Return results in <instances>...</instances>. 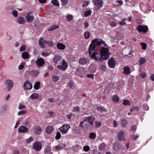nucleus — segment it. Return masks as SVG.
Returning <instances> with one entry per match:
<instances>
[{
    "instance_id": "obj_11",
    "label": "nucleus",
    "mask_w": 154,
    "mask_h": 154,
    "mask_svg": "<svg viewBox=\"0 0 154 154\" xmlns=\"http://www.w3.org/2000/svg\"><path fill=\"white\" fill-rule=\"evenodd\" d=\"M33 148L35 151H40L42 148V145L40 143L36 142L33 144Z\"/></svg>"
},
{
    "instance_id": "obj_1",
    "label": "nucleus",
    "mask_w": 154,
    "mask_h": 154,
    "mask_svg": "<svg viewBox=\"0 0 154 154\" xmlns=\"http://www.w3.org/2000/svg\"><path fill=\"white\" fill-rule=\"evenodd\" d=\"M94 50L93 49L91 52H90V50H89V53L91 58L96 60L103 61L107 59L109 57L110 53L109 51L108 48L102 47L100 52L98 53H96Z\"/></svg>"
},
{
    "instance_id": "obj_44",
    "label": "nucleus",
    "mask_w": 154,
    "mask_h": 154,
    "mask_svg": "<svg viewBox=\"0 0 154 154\" xmlns=\"http://www.w3.org/2000/svg\"><path fill=\"white\" fill-rule=\"evenodd\" d=\"M91 11L90 10H88V11H85V13H84V16L85 17H87L88 16L90 15L91 14Z\"/></svg>"
},
{
    "instance_id": "obj_9",
    "label": "nucleus",
    "mask_w": 154,
    "mask_h": 154,
    "mask_svg": "<svg viewBox=\"0 0 154 154\" xmlns=\"http://www.w3.org/2000/svg\"><path fill=\"white\" fill-rule=\"evenodd\" d=\"M92 2L97 9H99L103 6V2L102 0H93Z\"/></svg>"
},
{
    "instance_id": "obj_27",
    "label": "nucleus",
    "mask_w": 154,
    "mask_h": 154,
    "mask_svg": "<svg viewBox=\"0 0 154 154\" xmlns=\"http://www.w3.org/2000/svg\"><path fill=\"white\" fill-rule=\"evenodd\" d=\"M61 59V57L60 55L55 56L54 57V62L55 63H57Z\"/></svg>"
},
{
    "instance_id": "obj_60",
    "label": "nucleus",
    "mask_w": 154,
    "mask_h": 154,
    "mask_svg": "<svg viewBox=\"0 0 154 154\" xmlns=\"http://www.w3.org/2000/svg\"><path fill=\"white\" fill-rule=\"evenodd\" d=\"M12 14L15 17H17L18 16V13L16 11H13L12 12Z\"/></svg>"
},
{
    "instance_id": "obj_7",
    "label": "nucleus",
    "mask_w": 154,
    "mask_h": 154,
    "mask_svg": "<svg viewBox=\"0 0 154 154\" xmlns=\"http://www.w3.org/2000/svg\"><path fill=\"white\" fill-rule=\"evenodd\" d=\"M68 67V63L64 60H62L61 64L57 66V67L58 69L63 71L65 70Z\"/></svg>"
},
{
    "instance_id": "obj_4",
    "label": "nucleus",
    "mask_w": 154,
    "mask_h": 154,
    "mask_svg": "<svg viewBox=\"0 0 154 154\" xmlns=\"http://www.w3.org/2000/svg\"><path fill=\"white\" fill-rule=\"evenodd\" d=\"M32 14V11H29L26 13L25 17L27 22H31L34 20V17Z\"/></svg>"
},
{
    "instance_id": "obj_55",
    "label": "nucleus",
    "mask_w": 154,
    "mask_h": 154,
    "mask_svg": "<svg viewBox=\"0 0 154 154\" xmlns=\"http://www.w3.org/2000/svg\"><path fill=\"white\" fill-rule=\"evenodd\" d=\"M59 26L58 25L57 26H52L51 27H50V28L49 29V30H53L54 29L57 28Z\"/></svg>"
},
{
    "instance_id": "obj_62",
    "label": "nucleus",
    "mask_w": 154,
    "mask_h": 154,
    "mask_svg": "<svg viewBox=\"0 0 154 154\" xmlns=\"http://www.w3.org/2000/svg\"><path fill=\"white\" fill-rule=\"evenodd\" d=\"M140 44L142 46V48L143 49H145L146 48V44L143 43H141Z\"/></svg>"
},
{
    "instance_id": "obj_45",
    "label": "nucleus",
    "mask_w": 154,
    "mask_h": 154,
    "mask_svg": "<svg viewBox=\"0 0 154 154\" xmlns=\"http://www.w3.org/2000/svg\"><path fill=\"white\" fill-rule=\"evenodd\" d=\"M68 85L71 89L74 88L75 86L74 83L71 81L69 83Z\"/></svg>"
},
{
    "instance_id": "obj_53",
    "label": "nucleus",
    "mask_w": 154,
    "mask_h": 154,
    "mask_svg": "<svg viewBox=\"0 0 154 154\" xmlns=\"http://www.w3.org/2000/svg\"><path fill=\"white\" fill-rule=\"evenodd\" d=\"M62 5L63 6H65L67 4V3H68V0H60Z\"/></svg>"
},
{
    "instance_id": "obj_32",
    "label": "nucleus",
    "mask_w": 154,
    "mask_h": 154,
    "mask_svg": "<svg viewBox=\"0 0 154 154\" xmlns=\"http://www.w3.org/2000/svg\"><path fill=\"white\" fill-rule=\"evenodd\" d=\"M127 20L126 18H124L122 20L119 21V24L120 26H122L123 25H126V23L125 22V21Z\"/></svg>"
},
{
    "instance_id": "obj_23",
    "label": "nucleus",
    "mask_w": 154,
    "mask_h": 154,
    "mask_svg": "<svg viewBox=\"0 0 154 154\" xmlns=\"http://www.w3.org/2000/svg\"><path fill=\"white\" fill-rule=\"evenodd\" d=\"M51 151V146L50 145H47L46 146L45 149L44 153L46 154L49 153Z\"/></svg>"
},
{
    "instance_id": "obj_17",
    "label": "nucleus",
    "mask_w": 154,
    "mask_h": 154,
    "mask_svg": "<svg viewBox=\"0 0 154 154\" xmlns=\"http://www.w3.org/2000/svg\"><path fill=\"white\" fill-rule=\"evenodd\" d=\"M147 27L146 26H143L142 25H139L137 27V29L140 32H145L147 30Z\"/></svg>"
},
{
    "instance_id": "obj_64",
    "label": "nucleus",
    "mask_w": 154,
    "mask_h": 154,
    "mask_svg": "<svg viewBox=\"0 0 154 154\" xmlns=\"http://www.w3.org/2000/svg\"><path fill=\"white\" fill-rule=\"evenodd\" d=\"M84 27L85 28H87L89 26V24H88V23L87 22V21H85L84 23Z\"/></svg>"
},
{
    "instance_id": "obj_2",
    "label": "nucleus",
    "mask_w": 154,
    "mask_h": 154,
    "mask_svg": "<svg viewBox=\"0 0 154 154\" xmlns=\"http://www.w3.org/2000/svg\"><path fill=\"white\" fill-rule=\"evenodd\" d=\"M95 119V118L93 116L87 117L85 118L84 121L80 122L79 126L82 128L88 130L93 125Z\"/></svg>"
},
{
    "instance_id": "obj_43",
    "label": "nucleus",
    "mask_w": 154,
    "mask_h": 154,
    "mask_svg": "<svg viewBox=\"0 0 154 154\" xmlns=\"http://www.w3.org/2000/svg\"><path fill=\"white\" fill-rule=\"evenodd\" d=\"M26 65V63L25 62H22L18 66V69L20 70L22 69Z\"/></svg>"
},
{
    "instance_id": "obj_38",
    "label": "nucleus",
    "mask_w": 154,
    "mask_h": 154,
    "mask_svg": "<svg viewBox=\"0 0 154 154\" xmlns=\"http://www.w3.org/2000/svg\"><path fill=\"white\" fill-rule=\"evenodd\" d=\"M32 74L33 76H37L39 74L38 70H35L32 71Z\"/></svg>"
},
{
    "instance_id": "obj_36",
    "label": "nucleus",
    "mask_w": 154,
    "mask_h": 154,
    "mask_svg": "<svg viewBox=\"0 0 154 154\" xmlns=\"http://www.w3.org/2000/svg\"><path fill=\"white\" fill-rule=\"evenodd\" d=\"M97 109L99 111L103 112L106 111L105 109L104 108L101 106H99L97 107Z\"/></svg>"
},
{
    "instance_id": "obj_48",
    "label": "nucleus",
    "mask_w": 154,
    "mask_h": 154,
    "mask_svg": "<svg viewBox=\"0 0 154 154\" xmlns=\"http://www.w3.org/2000/svg\"><path fill=\"white\" fill-rule=\"evenodd\" d=\"M73 111L75 112H78L80 111V108L78 106L74 107L73 109Z\"/></svg>"
},
{
    "instance_id": "obj_12",
    "label": "nucleus",
    "mask_w": 154,
    "mask_h": 154,
    "mask_svg": "<svg viewBox=\"0 0 154 154\" xmlns=\"http://www.w3.org/2000/svg\"><path fill=\"white\" fill-rule=\"evenodd\" d=\"M116 63V60L113 58H110L108 62L109 66L111 68H113L115 67Z\"/></svg>"
},
{
    "instance_id": "obj_56",
    "label": "nucleus",
    "mask_w": 154,
    "mask_h": 154,
    "mask_svg": "<svg viewBox=\"0 0 154 154\" xmlns=\"http://www.w3.org/2000/svg\"><path fill=\"white\" fill-rule=\"evenodd\" d=\"M26 106L25 105L20 104L18 106V108L20 109H24L25 108Z\"/></svg>"
},
{
    "instance_id": "obj_49",
    "label": "nucleus",
    "mask_w": 154,
    "mask_h": 154,
    "mask_svg": "<svg viewBox=\"0 0 154 154\" xmlns=\"http://www.w3.org/2000/svg\"><path fill=\"white\" fill-rule=\"evenodd\" d=\"M112 100L116 102H118L119 101V97L116 96H113L112 97Z\"/></svg>"
},
{
    "instance_id": "obj_41",
    "label": "nucleus",
    "mask_w": 154,
    "mask_h": 154,
    "mask_svg": "<svg viewBox=\"0 0 154 154\" xmlns=\"http://www.w3.org/2000/svg\"><path fill=\"white\" fill-rule=\"evenodd\" d=\"M73 18V16L72 14H68L66 17V19L69 22L71 21Z\"/></svg>"
},
{
    "instance_id": "obj_30",
    "label": "nucleus",
    "mask_w": 154,
    "mask_h": 154,
    "mask_svg": "<svg viewBox=\"0 0 154 154\" xmlns=\"http://www.w3.org/2000/svg\"><path fill=\"white\" fill-rule=\"evenodd\" d=\"M124 72L126 74H128L130 72V70L129 68L127 66H125L124 68Z\"/></svg>"
},
{
    "instance_id": "obj_50",
    "label": "nucleus",
    "mask_w": 154,
    "mask_h": 154,
    "mask_svg": "<svg viewBox=\"0 0 154 154\" xmlns=\"http://www.w3.org/2000/svg\"><path fill=\"white\" fill-rule=\"evenodd\" d=\"M50 54V53L48 52H42L41 53V55L43 57H47Z\"/></svg>"
},
{
    "instance_id": "obj_46",
    "label": "nucleus",
    "mask_w": 154,
    "mask_h": 154,
    "mask_svg": "<svg viewBox=\"0 0 154 154\" xmlns=\"http://www.w3.org/2000/svg\"><path fill=\"white\" fill-rule=\"evenodd\" d=\"M123 103L125 106L129 105L130 104L129 101L128 100H125L123 101Z\"/></svg>"
},
{
    "instance_id": "obj_47",
    "label": "nucleus",
    "mask_w": 154,
    "mask_h": 154,
    "mask_svg": "<svg viewBox=\"0 0 154 154\" xmlns=\"http://www.w3.org/2000/svg\"><path fill=\"white\" fill-rule=\"evenodd\" d=\"M145 59L143 57H141L140 58V60H139V64L140 65H142L145 63Z\"/></svg>"
},
{
    "instance_id": "obj_14",
    "label": "nucleus",
    "mask_w": 154,
    "mask_h": 154,
    "mask_svg": "<svg viewBox=\"0 0 154 154\" xmlns=\"http://www.w3.org/2000/svg\"><path fill=\"white\" fill-rule=\"evenodd\" d=\"M18 131L21 133H26L29 131V129L26 126L22 125L18 128Z\"/></svg>"
},
{
    "instance_id": "obj_5",
    "label": "nucleus",
    "mask_w": 154,
    "mask_h": 154,
    "mask_svg": "<svg viewBox=\"0 0 154 154\" xmlns=\"http://www.w3.org/2000/svg\"><path fill=\"white\" fill-rule=\"evenodd\" d=\"M70 127L69 125L64 124L60 128V130L62 134H65L68 131Z\"/></svg>"
},
{
    "instance_id": "obj_29",
    "label": "nucleus",
    "mask_w": 154,
    "mask_h": 154,
    "mask_svg": "<svg viewBox=\"0 0 154 154\" xmlns=\"http://www.w3.org/2000/svg\"><path fill=\"white\" fill-rule=\"evenodd\" d=\"M29 54L26 51L23 52L22 54V57L24 59H26L29 57Z\"/></svg>"
},
{
    "instance_id": "obj_6",
    "label": "nucleus",
    "mask_w": 154,
    "mask_h": 154,
    "mask_svg": "<svg viewBox=\"0 0 154 154\" xmlns=\"http://www.w3.org/2000/svg\"><path fill=\"white\" fill-rule=\"evenodd\" d=\"M8 108V105L6 104L2 106L0 108V115L4 116L7 113V109Z\"/></svg>"
},
{
    "instance_id": "obj_8",
    "label": "nucleus",
    "mask_w": 154,
    "mask_h": 154,
    "mask_svg": "<svg viewBox=\"0 0 154 154\" xmlns=\"http://www.w3.org/2000/svg\"><path fill=\"white\" fill-rule=\"evenodd\" d=\"M5 83L7 86V90L8 91H9L13 87V82L12 80L8 79L6 81Z\"/></svg>"
},
{
    "instance_id": "obj_13",
    "label": "nucleus",
    "mask_w": 154,
    "mask_h": 154,
    "mask_svg": "<svg viewBox=\"0 0 154 154\" xmlns=\"http://www.w3.org/2000/svg\"><path fill=\"white\" fill-rule=\"evenodd\" d=\"M36 63L38 66H42L45 64V60L42 58H39L36 60Z\"/></svg>"
},
{
    "instance_id": "obj_34",
    "label": "nucleus",
    "mask_w": 154,
    "mask_h": 154,
    "mask_svg": "<svg viewBox=\"0 0 154 154\" xmlns=\"http://www.w3.org/2000/svg\"><path fill=\"white\" fill-rule=\"evenodd\" d=\"M122 145L120 144H116L114 146V149L116 150L119 149L121 147Z\"/></svg>"
},
{
    "instance_id": "obj_21",
    "label": "nucleus",
    "mask_w": 154,
    "mask_h": 154,
    "mask_svg": "<svg viewBox=\"0 0 154 154\" xmlns=\"http://www.w3.org/2000/svg\"><path fill=\"white\" fill-rule=\"evenodd\" d=\"M57 48L61 50H63L66 48V45L61 43H58L57 45Z\"/></svg>"
},
{
    "instance_id": "obj_10",
    "label": "nucleus",
    "mask_w": 154,
    "mask_h": 154,
    "mask_svg": "<svg viewBox=\"0 0 154 154\" xmlns=\"http://www.w3.org/2000/svg\"><path fill=\"white\" fill-rule=\"evenodd\" d=\"M125 136V133L124 131H120L118 132L117 135V137L118 139L120 141H125L124 138Z\"/></svg>"
},
{
    "instance_id": "obj_18",
    "label": "nucleus",
    "mask_w": 154,
    "mask_h": 154,
    "mask_svg": "<svg viewBox=\"0 0 154 154\" xmlns=\"http://www.w3.org/2000/svg\"><path fill=\"white\" fill-rule=\"evenodd\" d=\"M16 22L20 24H23L25 22L24 18L22 17H17L16 20Z\"/></svg>"
},
{
    "instance_id": "obj_28",
    "label": "nucleus",
    "mask_w": 154,
    "mask_h": 154,
    "mask_svg": "<svg viewBox=\"0 0 154 154\" xmlns=\"http://www.w3.org/2000/svg\"><path fill=\"white\" fill-rule=\"evenodd\" d=\"M121 125L123 127H125L128 124L127 121L125 119H122L121 120Z\"/></svg>"
},
{
    "instance_id": "obj_22",
    "label": "nucleus",
    "mask_w": 154,
    "mask_h": 154,
    "mask_svg": "<svg viewBox=\"0 0 154 154\" xmlns=\"http://www.w3.org/2000/svg\"><path fill=\"white\" fill-rule=\"evenodd\" d=\"M73 132L74 134H78L81 132V130L79 127H75L73 128Z\"/></svg>"
},
{
    "instance_id": "obj_37",
    "label": "nucleus",
    "mask_w": 154,
    "mask_h": 154,
    "mask_svg": "<svg viewBox=\"0 0 154 154\" xmlns=\"http://www.w3.org/2000/svg\"><path fill=\"white\" fill-rule=\"evenodd\" d=\"M106 146V144L104 143H102L100 144L99 146V148L100 151H102L105 148Z\"/></svg>"
},
{
    "instance_id": "obj_63",
    "label": "nucleus",
    "mask_w": 154,
    "mask_h": 154,
    "mask_svg": "<svg viewBox=\"0 0 154 154\" xmlns=\"http://www.w3.org/2000/svg\"><path fill=\"white\" fill-rule=\"evenodd\" d=\"M110 26L112 27H114L116 26V24L114 22H111L110 23Z\"/></svg>"
},
{
    "instance_id": "obj_54",
    "label": "nucleus",
    "mask_w": 154,
    "mask_h": 154,
    "mask_svg": "<svg viewBox=\"0 0 154 154\" xmlns=\"http://www.w3.org/2000/svg\"><path fill=\"white\" fill-rule=\"evenodd\" d=\"M61 134L60 132H57V133L56 135L55 136V138L57 140L59 139L61 137Z\"/></svg>"
},
{
    "instance_id": "obj_19",
    "label": "nucleus",
    "mask_w": 154,
    "mask_h": 154,
    "mask_svg": "<svg viewBox=\"0 0 154 154\" xmlns=\"http://www.w3.org/2000/svg\"><path fill=\"white\" fill-rule=\"evenodd\" d=\"M47 44V42L44 40L43 39H41L39 40V44L40 47L42 48H45V44Z\"/></svg>"
},
{
    "instance_id": "obj_15",
    "label": "nucleus",
    "mask_w": 154,
    "mask_h": 154,
    "mask_svg": "<svg viewBox=\"0 0 154 154\" xmlns=\"http://www.w3.org/2000/svg\"><path fill=\"white\" fill-rule=\"evenodd\" d=\"M23 88L25 89L29 90L32 88V85L29 81H26L23 84Z\"/></svg>"
},
{
    "instance_id": "obj_59",
    "label": "nucleus",
    "mask_w": 154,
    "mask_h": 154,
    "mask_svg": "<svg viewBox=\"0 0 154 154\" xmlns=\"http://www.w3.org/2000/svg\"><path fill=\"white\" fill-rule=\"evenodd\" d=\"M26 46L25 45H23L22 46L20 47V51H23L26 50Z\"/></svg>"
},
{
    "instance_id": "obj_51",
    "label": "nucleus",
    "mask_w": 154,
    "mask_h": 154,
    "mask_svg": "<svg viewBox=\"0 0 154 154\" xmlns=\"http://www.w3.org/2000/svg\"><path fill=\"white\" fill-rule=\"evenodd\" d=\"M33 140V138L32 137H30L29 138L26 139V142L28 143L32 141Z\"/></svg>"
},
{
    "instance_id": "obj_24",
    "label": "nucleus",
    "mask_w": 154,
    "mask_h": 154,
    "mask_svg": "<svg viewBox=\"0 0 154 154\" xmlns=\"http://www.w3.org/2000/svg\"><path fill=\"white\" fill-rule=\"evenodd\" d=\"M79 62L81 64L84 65L88 63L89 62V60L88 59L82 58L80 59Z\"/></svg>"
},
{
    "instance_id": "obj_25",
    "label": "nucleus",
    "mask_w": 154,
    "mask_h": 154,
    "mask_svg": "<svg viewBox=\"0 0 154 154\" xmlns=\"http://www.w3.org/2000/svg\"><path fill=\"white\" fill-rule=\"evenodd\" d=\"M34 132L37 134H40L42 132L41 127L38 126L36 127L34 129Z\"/></svg>"
},
{
    "instance_id": "obj_52",
    "label": "nucleus",
    "mask_w": 154,
    "mask_h": 154,
    "mask_svg": "<svg viewBox=\"0 0 154 154\" xmlns=\"http://www.w3.org/2000/svg\"><path fill=\"white\" fill-rule=\"evenodd\" d=\"M90 33L89 32H85V38L86 39H87L88 38L90 37Z\"/></svg>"
},
{
    "instance_id": "obj_40",
    "label": "nucleus",
    "mask_w": 154,
    "mask_h": 154,
    "mask_svg": "<svg viewBox=\"0 0 154 154\" xmlns=\"http://www.w3.org/2000/svg\"><path fill=\"white\" fill-rule=\"evenodd\" d=\"M59 79V77L56 75H53L52 76V81L54 82L57 81Z\"/></svg>"
},
{
    "instance_id": "obj_42",
    "label": "nucleus",
    "mask_w": 154,
    "mask_h": 154,
    "mask_svg": "<svg viewBox=\"0 0 154 154\" xmlns=\"http://www.w3.org/2000/svg\"><path fill=\"white\" fill-rule=\"evenodd\" d=\"M52 3L54 5L56 6H59V3L58 0H53L51 1Z\"/></svg>"
},
{
    "instance_id": "obj_61",
    "label": "nucleus",
    "mask_w": 154,
    "mask_h": 154,
    "mask_svg": "<svg viewBox=\"0 0 154 154\" xmlns=\"http://www.w3.org/2000/svg\"><path fill=\"white\" fill-rule=\"evenodd\" d=\"M47 44L50 46H53L54 45V43L51 41L47 42Z\"/></svg>"
},
{
    "instance_id": "obj_20",
    "label": "nucleus",
    "mask_w": 154,
    "mask_h": 154,
    "mask_svg": "<svg viewBox=\"0 0 154 154\" xmlns=\"http://www.w3.org/2000/svg\"><path fill=\"white\" fill-rule=\"evenodd\" d=\"M76 75L78 76H81V75L84 73L83 68H79L77 69L75 72Z\"/></svg>"
},
{
    "instance_id": "obj_33",
    "label": "nucleus",
    "mask_w": 154,
    "mask_h": 154,
    "mask_svg": "<svg viewBox=\"0 0 154 154\" xmlns=\"http://www.w3.org/2000/svg\"><path fill=\"white\" fill-rule=\"evenodd\" d=\"M30 97L32 100L37 99L38 97V95L37 94L33 93L31 94Z\"/></svg>"
},
{
    "instance_id": "obj_3",
    "label": "nucleus",
    "mask_w": 154,
    "mask_h": 154,
    "mask_svg": "<svg viewBox=\"0 0 154 154\" xmlns=\"http://www.w3.org/2000/svg\"><path fill=\"white\" fill-rule=\"evenodd\" d=\"M101 45L105 46H107V45L105 42L100 39H95L93 40L90 45L89 49L90 52L92 51L93 49H94L95 46L97 45Z\"/></svg>"
},
{
    "instance_id": "obj_57",
    "label": "nucleus",
    "mask_w": 154,
    "mask_h": 154,
    "mask_svg": "<svg viewBox=\"0 0 154 154\" xmlns=\"http://www.w3.org/2000/svg\"><path fill=\"white\" fill-rule=\"evenodd\" d=\"M95 126L97 128L100 127L101 124V122L99 121H96L95 122Z\"/></svg>"
},
{
    "instance_id": "obj_39",
    "label": "nucleus",
    "mask_w": 154,
    "mask_h": 154,
    "mask_svg": "<svg viewBox=\"0 0 154 154\" xmlns=\"http://www.w3.org/2000/svg\"><path fill=\"white\" fill-rule=\"evenodd\" d=\"M96 134L93 132L91 133L90 134V135L89 136V138L91 139L94 140L96 138Z\"/></svg>"
},
{
    "instance_id": "obj_16",
    "label": "nucleus",
    "mask_w": 154,
    "mask_h": 154,
    "mask_svg": "<svg viewBox=\"0 0 154 154\" xmlns=\"http://www.w3.org/2000/svg\"><path fill=\"white\" fill-rule=\"evenodd\" d=\"M54 130V128L53 126L49 125L46 128L45 131L48 134H51L52 133Z\"/></svg>"
},
{
    "instance_id": "obj_35",
    "label": "nucleus",
    "mask_w": 154,
    "mask_h": 154,
    "mask_svg": "<svg viewBox=\"0 0 154 154\" xmlns=\"http://www.w3.org/2000/svg\"><path fill=\"white\" fill-rule=\"evenodd\" d=\"M40 83L39 82H36L34 85V88L36 90H38L39 88Z\"/></svg>"
},
{
    "instance_id": "obj_31",
    "label": "nucleus",
    "mask_w": 154,
    "mask_h": 154,
    "mask_svg": "<svg viewBox=\"0 0 154 154\" xmlns=\"http://www.w3.org/2000/svg\"><path fill=\"white\" fill-rule=\"evenodd\" d=\"M27 111L26 110H22L18 112V115L19 116H21L26 114Z\"/></svg>"
},
{
    "instance_id": "obj_26",
    "label": "nucleus",
    "mask_w": 154,
    "mask_h": 154,
    "mask_svg": "<svg viewBox=\"0 0 154 154\" xmlns=\"http://www.w3.org/2000/svg\"><path fill=\"white\" fill-rule=\"evenodd\" d=\"M65 146V144L63 143H60L59 145L55 146V149L57 150H59L62 149Z\"/></svg>"
},
{
    "instance_id": "obj_58",
    "label": "nucleus",
    "mask_w": 154,
    "mask_h": 154,
    "mask_svg": "<svg viewBox=\"0 0 154 154\" xmlns=\"http://www.w3.org/2000/svg\"><path fill=\"white\" fill-rule=\"evenodd\" d=\"M90 149L89 146H84L83 147V149L85 151L87 152Z\"/></svg>"
}]
</instances>
